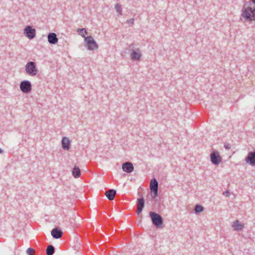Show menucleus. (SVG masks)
Returning a JSON list of instances; mask_svg holds the SVG:
<instances>
[{"mask_svg":"<svg viewBox=\"0 0 255 255\" xmlns=\"http://www.w3.org/2000/svg\"><path fill=\"white\" fill-rule=\"evenodd\" d=\"M247 162L249 163L252 165H255V151L250 152L246 158Z\"/></svg>","mask_w":255,"mask_h":255,"instance_id":"9d476101","label":"nucleus"},{"mask_svg":"<svg viewBox=\"0 0 255 255\" xmlns=\"http://www.w3.org/2000/svg\"><path fill=\"white\" fill-rule=\"evenodd\" d=\"M70 140L68 137H64L62 139V146L65 150H68L70 148Z\"/></svg>","mask_w":255,"mask_h":255,"instance_id":"4468645a","label":"nucleus"},{"mask_svg":"<svg viewBox=\"0 0 255 255\" xmlns=\"http://www.w3.org/2000/svg\"><path fill=\"white\" fill-rule=\"evenodd\" d=\"M26 72L31 76H35L38 72V70L36 68V64L33 61H29L25 65Z\"/></svg>","mask_w":255,"mask_h":255,"instance_id":"20e7f679","label":"nucleus"},{"mask_svg":"<svg viewBox=\"0 0 255 255\" xmlns=\"http://www.w3.org/2000/svg\"><path fill=\"white\" fill-rule=\"evenodd\" d=\"M3 152V150L0 148V153H1Z\"/></svg>","mask_w":255,"mask_h":255,"instance_id":"cd10ccee","label":"nucleus"},{"mask_svg":"<svg viewBox=\"0 0 255 255\" xmlns=\"http://www.w3.org/2000/svg\"><path fill=\"white\" fill-rule=\"evenodd\" d=\"M144 207V200L143 198H138L137 202V214H139L142 211Z\"/></svg>","mask_w":255,"mask_h":255,"instance_id":"9b49d317","label":"nucleus"},{"mask_svg":"<svg viewBox=\"0 0 255 255\" xmlns=\"http://www.w3.org/2000/svg\"><path fill=\"white\" fill-rule=\"evenodd\" d=\"M122 169L124 171L129 173L133 171L134 168L131 162H127L123 164Z\"/></svg>","mask_w":255,"mask_h":255,"instance_id":"1a4fd4ad","label":"nucleus"},{"mask_svg":"<svg viewBox=\"0 0 255 255\" xmlns=\"http://www.w3.org/2000/svg\"><path fill=\"white\" fill-rule=\"evenodd\" d=\"M252 1L254 3H255V0H252Z\"/></svg>","mask_w":255,"mask_h":255,"instance_id":"c85d7f7f","label":"nucleus"},{"mask_svg":"<svg viewBox=\"0 0 255 255\" xmlns=\"http://www.w3.org/2000/svg\"><path fill=\"white\" fill-rule=\"evenodd\" d=\"M211 161L214 165L219 164L222 161V158L217 151H213L210 154Z\"/></svg>","mask_w":255,"mask_h":255,"instance_id":"6e6552de","label":"nucleus"},{"mask_svg":"<svg viewBox=\"0 0 255 255\" xmlns=\"http://www.w3.org/2000/svg\"><path fill=\"white\" fill-rule=\"evenodd\" d=\"M231 144L229 143L226 142L224 143V147L226 149H230L231 148Z\"/></svg>","mask_w":255,"mask_h":255,"instance_id":"a878e982","label":"nucleus"},{"mask_svg":"<svg viewBox=\"0 0 255 255\" xmlns=\"http://www.w3.org/2000/svg\"><path fill=\"white\" fill-rule=\"evenodd\" d=\"M151 195L152 198H155L157 196L158 194V189H155L151 190Z\"/></svg>","mask_w":255,"mask_h":255,"instance_id":"5701e85b","label":"nucleus"},{"mask_svg":"<svg viewBox=\"0 0 255 255\" xmlns=\"http://www.w3.org/2000/svg\"><path fill=\"white\" fill-rule=\"evenodd\" d=\"M116 194V191L114 189H109L106 192L105 195L109 200H113Z\"/></svg>","mask_w":255,"mask_h":255,"instance_id":"2eb2a0df","label":"nucleus"},{"mask_svg":"<svg viewBox=\"0 0 255 255\" xmlns=\"http://www.w3.org/2000/svg\"><path fill=\"white\" fill-rule=\"evenodd\" d=\"M134 21V18H130L126 21V23L128 24L129 25L131 26L133 24Z\"/></svg>","mask_w":255,"mask_h":255,"instance_id":"b1692460","label":"nucleus"},{"mask_svg":"<svg viewBox=\"0 0 255 255\" xmlns=\"http://www.w3.org/2000/svg\"><path fill=\"white\" fill-rule=\"evenodd\" d=\"M73 176L76 178H79L81 175V170L79 167L75 165L72 171Z\"/></svg>","mask_w":255,"mask_h":255,"instance_id":"f3484780","label":"nucleus"},{"mask_svg":"<svg viewBox=\"0 0 255 255\" xmlns=\"http://www.w3.org/2000/svg\"><path fill=\"white\" fill-rule=\"evenodd\" d=\"M223 194L225 195L227 197H229L230 195V193L229 191L226 190V191H225L223 193Z\"/></svg>","mask_w":255,"mask_h":255,"instance_id":"bb28decb","label":"nucleus"},{"mask_svg":"<svg viewBox=\"0 0 255 255\" xmlns=\"http://www.w3.org/2000/svg\"><path fill=\"white\" fill-rule=\"evenodd\" d=\"M150 190L158 189V182L155 178L152 179L150 181Z\"/></svg>","mask_w":255,"mask_h":255,"instance_id":"a211bd4d","label":"nucleus"},{"mask_svg":"<svg viewBox=\"0 0 255 255\" xmlns=\"http://www.w3.org/2000/svg\"><path fill=\"white\" fill-rule=\"evenodd\" d=\"M241 16L246 21H255V7L248 6L242 8Z\"/></svg>","mask_w":255,"mask_h":255,"instance_id":"f257e3e1","label":"nucleus"},{"mask_svg":"<svg viewBox=\"0 0 255 255\" xmlns=\"http://www.w3.org/2000/svg\"><path fill=\"white\" fill-rule=\"evenodd\" d=\"M62 232L58 228H54L51 231L52 236L56 239L60 238L62 236Z\"/></svg>","mask_w":255,"mask_h":255,"instance_id":"ddd939ff","label":"nucleus"},{"mask_svg":"<svg viewBox=\"0 0 255 255\" xmlns=\"http://www.w3.org/2000/svg\"><path fill=\"white\" fill-rule=\"evenodd\" d=\"M55 252V248L52 245L48 246L46 253L47 255H53Z\"/></svg>","mask_w":255,"mask_h":255,"instance_id":"6ab92c4d","label":"nucleus"},{"mask_svg":"<svg viewBox=\"0 0 255 255\" xmlns=\"http://www.w3.org/2000/svg\"><path fill=\"white\" fill-rule=\"evenodd\" d=\"M23 33L27 37L31 39L36 36V30L35 28H32L31 26L27 25L25 27Z\"/></svg>","mask_w":255,"mask_h":255,"instance_id":"0eeeda50","label":"nucleus"},{"mask_svg":"<svg viewBox=\"0 0 255 255\" xmlns=\"http://www.w3.org/2000/svg\"><path fill=\"white\" fill-rule=\"evenodd\" d=\"M34 252V250L30 248L27 249L26 253L28 255H33L32 253Z\"/></svg>","mask_w":255,"mask_h":255,"instance_id":"393cba45","label":"nucleus"},{"mask_svg":"<svg viewBox=\"0 0 255 255\" xmlns=\"http://www.w3.org/2000/svg\"><path fill=\"white\" fill-rule=\"evenodd\" d=\"M149 215L153 224L156 227H158L163 224V219L159 214L153 212H150Z\"/></svg>","mask_w":255,"mask_h":255,"instance_id":"39448f33","label":"nucleus"},{"mask_svg":"<svg viewBox=\"0 0 255 255\" xmlns=\"http://www.w3.org/2000/svg\"><path fill=\"white\" fill-rule=\"evenodd\" d=\"M77 32L80 35L82 36V37H83L84 38H85V37H86L85 35H87L88 33L86 29L84 28H78L77 29Z\"/></svg>","mask_w":255,"mask_h":255,"instance_id":"aec40b11","label":"nucleus"},{"mask_svg":"<svg viewBox=\"0 0 255 255\" xmlns=\"http://www.w3.org/2000/svg\"><path fill=\"white\" fill-rule=\"evenodd\" d=\"M203 210H204V208L203 206H202L201 205H197L195 207L194 211H195V213L196 214L200 213L203 212Z\"/></svg>","mask_w":255,"mask_h":255,"instance_id":"412c9836","label":"nucleus"},{"mask_svg":"<svg viewBox=\"0 0 255 255\" xmlns=\"http://www.w3.org/2000/svg\"><path fill=\"white\" fill-rule=\"evenodd\" d=\"M115 9L116 10V11L120 15H122V8L121 7V5L119 3H117L115 5Z\"/></svg>","mask_w":255,"mask_h":255,"instance_id":"4be33fe9","label":"nucleus"},{"mask_svg":"<svg viewBox=\"0 0 255 255\" xmlns=\"http://www.w3.org/2000/svg\"><path fill=\"white\" fill-rule=\"evenodd\" d=\"M130 48V57L131 60L139 61L142 57L141 50L139 48L134 47V44L132 43L129 46Z\"/></svg>","mask_w":255,"mask_h":255,"instance_id":"f03ea898","label":"nucleus"},{"mask_svg":"<svg viewBox=\"0 0 255 255\" xmlns=\"http://www.w3.org/2000/svg\"><path fill=\"white\" fill-rule=\"evenodd\" d=\"M48 41L49 43L55 44L58 42V38L55 33H49L47 36Z\"/></svg>","mask_w":255,"mask_h":255,"instance_id":"f8f14e48","label":"nucleus"},{"mask_svg":"<svg viewBox=\"0 0 255 255\" xmlns=\"http://www.w3.org/2000/svg\"><path fill=\"white\" fill-rule=\"evenodd\" d=\"M84 45L89 50L93 51L98 48V45L91 36L85 37Z\"/></svg>","mask_w":255,"mask_h":255,"instance_id":"7ed1b4c3","label":"nucleus"},{"mask_svg":"<svg viewBox=\"0 0 255 255\" xmlns=\"http://www.w3.org/2000/svg\"><path fill=\"white\" fill-rule=\"evenodd\" d=\"M232 227L235 231H241L244 228V224L239 220H236L232 224Z\"/></svg>","mask_w":255,"mask_h":255,"instance_id":"dca6fc26","label":"nucleus"},{"mask_svg":"<svg viewBox=\"0 0 255 255\" xmlns=\"http://www.w3.org/2000/svg\"><path fill=\"white\" fill-rule=\"evenodd\" d=\"M20 90L23 93H28L31 91L32 85L31 83L27 80H24L21 82L19 85Z\"/></svg>","mask_w":255,"mask_h":255,"instance_id":"423d86ee","label":"nucleus"}]
</instances>
